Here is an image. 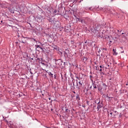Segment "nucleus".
Returning <instances> with one entry per match:
<instances>
[{
  "label": "nucleus",
  "instance_id": "obj_23",
  "mask_svg": "<svg viewBox=\"0 0 128 128\" xmlns=\"http://www.w3.org/2000/svg\"><path fill=\"white\" fill-rule=\"evenodd\" d=\"M78 20H79L80 19H79V18H78Z\"/></svg>",
  "mask_w": 128,
  "mask_h": 128
},
{
  "label": "nucleus",
  "instance_id": "obj_17",
  "mask_svg": "<svg viewBox=\"0 0 128 128\" xmlns=\"http://www.w3.org/2000/svg\"><path fill=\"white\" fill-rule=\"evenodd\" d=\"M50 100V98H48Z\"/></svg>",
  "mask_w": 128,
  "mask_h": 128
},
{
  "label": "nucleus",
  "instance_id": "obj_10",
  "mask_svg": "<svg viewBox=\"0 0 128 128\" xmlns=\"http://www.w3.org/2000/svg\"><path fill=\"white\" fill-rule=\"evenodd\" d=\"M102 68H100V72H102Z\"/></svg>",
  "mask_w": 128,
  "mask_h": 128
},
{
  "label": "nucleus",
  "instance_id": "obj_19",
  "mask_svg": "<svg viewBox=\"0 0 128 128\" xmlns=\"http://www.w3.org/2000/svg\"><path fill=\"white\" fill-rule=\"evenodd\" d=\"M60 60V59H59V60Z\"/></svg>",
  "mask_w": 128,
  "mask_h": 128
},
{
  "label": "nucleus",
  "instance_id": "obj_6",
  "mask_svg": "<svg viewBox=\"0 0 128 128\" xmlns=\"http://www.w3.org/2000/svg\"><path fill=\"white\" fill-rule=\"evenodd\" d=\"M93 87L94 88H98V87H96V84H93Z\"/></svg>",
  "mask_w": 128,
  "mask_h": 128
},
{
  "label": "nucleus",
  "instance_id": "obj_18",
  "mask_svg": "<svg viewBox=\"0 0 128 128\" xmlns=\"http://www.w3.org/2000/svg\"><path fill=\"white\" fill-rule=\"evenodd\" d=\"M118 32H120V30H118Z\"/></svg>",
  "mask_w": 128,
  "mask_h": 128
},
{
  "label": "nucleus",
  "instance_id": "obj_2",
  "mask_svg": "<svg viewBox=\"0 0 128 128\" xmlns=\"http://www.w3.org/2000/svg\"><path fill=\"white\" fill-rule=\"evenodd\" d=\"M102 108V104L101 103V104H98V106H97L98 110H99L100 108Z\"/></svg>",
  "mask_w": 128,
  "mask_h": 128
},
{
  "label": "nucleus",
  "instance_id": "obj_15",
  "mask_svg": "<svg viewBox=\"0 0 128 128\" xmlns=\"http://www.w3.org/2000/svg\"><path fill=\"white\" fill-rule=\"evenodd\" d=\"M50 74H51V76H53V74H52V73H50Z\"/></svg>",
  "mask_w": 128,
  "mask_h": 128
},
{
  "label": "nucleus",
  "instance_id": "obj_9",
  "mask_svg": "<svg viewBox=\"0 0 128 128\" xmlns=\"http://www.w3.org/2000/svg\"><path fill=\"white\" fill-rule=\"evenodd\" d=\"M22 44H26V42H22Z\"/></svg>",
  "mask_w": 128,
  "mask_h": 128
},
{
  "label": "nucleus",
  "instance_id": "obj_20",
  "mask_svg": "<svg viewBox=\"0 0 128 128\" xmlns=\"http://www.w3.org/2000/svg\"><path fill=\"white\" fill-rule=\"evenodd\" d=\"M12 0V2H14V0Z\"/></svg>",
  "mask_w": 128,
  "mask_h": 128
},
{
  "label": "nucleus",
  "instance_id": "obj_5",
  "mask_svg": "<svg viewBox=\"0 0 128 128\" xmlns=\"http://www.w3.org/2000/svg\"><path fill=\"white\" fill-rule=\"evenodd\" d=\"M76 98L78 100H80V96L78 94L76 95Z\"/></svg>",
  "mask_w": 128,
  "mask_h": 128
},
{
  "label": "nucleus",
  "instance_id": "obj_11",
  "mask_svg": "<svg viewBox=\"0 0 128 128\" xmlns=\"http://www.w3.org/2000/svg\"><path fill=\"white\" fill-rule=\"evenodd\" d=\"M66 112H68V109H66Z\"/></svg>",
  "mask_w": 128,
  "mask_h": 128
},
{
  "label": "nucleus",
  "instance_id": "obj_14",
  "mask_svg": "<svg viewBox=\"0 0 128 128\" xmlns=\"http://www.w3.org/2000/svg\"><path fill=\"white\" fill-rule=\"evenodd\" d=\"M40 50H42V47H40Z\"/></svg>",
  "mask_w": 128,
  "mask_h": 128
},
{
  "label": "nucleus",
  "instance_id": "obj_13",
  "mask_svg": "<svg viewBox=\"0 0 128 128\" xmlns=\"http://www.w3.org/2000/svg\"><path fill=\"white\" fill-rule=\"evenodd\" d=\"M100 68H102V66H100Z\"/></svg>",
  "mask_w": 128,
  "mask_h": 128
},
{
  "label": "nucleus",
  "instance_id": "obj_4",
  "mask_svg": "<svg viewBox=\"0 0 128 128\" xmlns=\"http://www.w3.org/2000/svg\"><path fill=\"white\" fill-rule=\"evenodd\" d=\"M100 102V100L97 99L95 100V104H98Z\"/></svg>",
  "mask_w": 128,
  "mask_h": 128
},
{
  "label": "nucleus",
  "instance_id": "obj_12",
  "mask_svg": "<svg viewBox=\"0 0 128 128\" xmlns=\"http://www.w3.org/2000/svg\"><path fill=\"white\" fill-rule=\"evenodd\" d=\"M110 114L111 116H112V112H110Z\"/></svg>",
  "mask_w": 128,
  "mask_h": 128
},
{
  "label": "nucleus",
  "instance_id": "obj_3",
  "mask_svg": "<svg viewBox=\"0 0 128 128\" xmlns=\"http://www.w3.org/2000/svg\"><path fill=\"white\" fill-rule=\"evenodd\" d=\"M114 56H118V52H116V49H113L112 50Z\"/></svg>",
  "mask_w": 128,
  "mask_h": 128
},
{
  "label": "nucleus",
  "instance_id": "obj_8",
  "mask_svg": "<svg viewBox=\"0 0 128 128\" xmlns=\"http://www.w3.org/2000/svg\"><path fill=\"white\" fill-rule=\"evenodd\" d=\"M54 14H56V10H54Z\"/></svg>",
  "mask_w": 128,
  "mask_h": 128
},
{
  "label": "nucleus",
  "instance_id": "obj_22",
  "mask_svg": "<svg viewBox=\"0 0 128 128\" xmlns=\"http://www.w3.org/2000/svg\"><path fill=\"white\" fill-rule=\"evenodd\" d=\"M122 34H124V33H122Z\"/></svg>",
  "mask_w": 128,
  "mask_h": 128
},
{
  "label": "nucleus",
  "instance_id": "obj_21",
  "mask_svg": "<svg viewBox=\"0 0 128 128\" xmlns=\"http://www.w3.org/2000/svg\"><path fill=\"white\" fill-rule=\"evenodd\" d=\"M120 32H122V30H121V31H120Z\"/></svg>",
  "mask_w": 128,
  "mask_h": 128
},
{
  "label": "nucleus",
  "instance_id": "obj_16",
  "mask_svg": "<svg viewBox=\"0 0 128 128\" xmlns=\"http://www.w3.org/2000/svg\"><path fill=\"white\" fill-rule=\"evenodd\" d=\"M62 79L64 78H62Z\"/></svg>",
  "mask_w": 128,
  "mask_h": 128
},
{
  "label": "nucleus",
  "instance_id": "obj_1",
  "mask_svg": "<svg viewBox=\"0 0 128 128\" xmlns=\"http://www.w3.org/2000/svg\"><path fill=\"white\" fill-rule=\"evenodd\" d=\"M76 84H76L77 88H78V90H80V88H82V84L80 82H79L78 83L77 82ZM78 84H80L79 86H78Z\"/></svg>",
  "mask_w": 128,
  "mask_h": 128
},
{
  "label": "nucleus",
  "instance_id": "obj_7",
  "mask_svg": "<svg viewBox=\"0 0 128 128\" xmlns=\"http://www.w3.org/2000/svg\"><path fill=\"white\" fill-rule=\"evenodd\" d=\"M80 22H81L82 24H83V22H84V20H81Z\"/></svg>",
  "mask_w": 128,
  "mask_h": 128
}]
</instances>
